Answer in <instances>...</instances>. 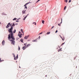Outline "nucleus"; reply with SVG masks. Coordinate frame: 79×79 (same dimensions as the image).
I'll list each match as a JSON object with an SVG mask.
<instances>
[{"label": "nucleus", "mask_w": 79, "mask_h": 79, "mask_svg": "<svg viewBox=\"0 0 79 79\" xmlns=\"http://www.w3.org/2000/svg\"><path fill=\"white\" fill-rule=\"evenodd\" d=\"M19 67L20 68H21V67H20V66H19Z\"/></svg>", "instance_id": "nucleus-43"}, {"label": "nucleus", "mask_w": 79, "mask_h": 79, "mask_svg": "<svg viewBox=\"0 0 79 79\" xmlns=\"http://www.w3.org/2000/svg\"><path fill=\"white\" fill-rule=\"evenodd\" d=\"M16 21L17 22H19V21H18V20H16Z\"/></svg>", "instance_id": "nucleus-40"}, {"label": "nucleus", "mask_w": 79, "mask_h": 79, "mask_svg": "<svg viewBox=\"0 0 79 79\" xmlns=\"http://www.w3.org/2000/svg\"><path fill=\"white\" fill-rule=\"evenodd\" d=\"M50 34V32H48L47 33V34L48 35V34Z\"/></svg>", "instance_id": "nucleus-14"}, {"label": "nucleus", "mask_w": 79, "mask_h": 79, "mask_svg": "<svg viewBox=\"0 0 79 79\" xmlns=\"http://www.w3.org/2000/svg\"><path fill=\"white\" fill-rule=\"evenodd\" d=\"M28 15H29V14H28V15H26V16H25V17H26V18H27V16H28Z\"/></svg>", "instance_id": "nucleus-28"}, {"label": "nucleus", "mask_w": 79, "mask_h": 79, "mask_svg": "<svg viewBox=\"0 0 79 79\" xmlns=\"http://www.w3.org/2000/svg\"><path fill=\"white\" fill-rule=\"evenodd\" d=\"M18 35L19 36V38H21V37H22V36L20 35Z\"/></svg>", "instance_id": "nucleus-15"}, {"label": "nucleus", "mask_w": 79, "mask_h": 79, "mask_svg": "<svg viewBox=\"0 0 79 79\" xmlns=\"http://www.w3.org/2000/svg\"><path fill=\"white\" fill-rule=\"evenodd\" d=\"M15 26V24L14 23H13L12 25V27H14Z\"/></svg>", "instance_id": "nucleus-10"}, {"label": "nucleus", "mask_w": 79, "mask_h": 79, "mask_svg": "<svg viewBox=\"0 0 79 79\" xmlns=\"http://www.w3.org/2000/svg\"><path fill=\"white\" fill-rule=\"evenodd\" d=\"M26 47H25V46L23 47V48L22 49L24 50H25V49H26Z\"/></svg>", "instance_id": "nucleus-8"}, {"label": "nucleus", "mask_w": 79, "mask_h": 79, "mask_svg": "<svg viewBox=\"0 0 79 79\" xmlns=\"http://www.w3.org/2000/svg\"><path fill=\"white\" fill-rule=\"evenodd\" d=\"M22 13L23 14H25V13H26V11H25V10H23V11Z\"/></svg>", "instance_id": "nucleus-9"}, {"label": "nucleus", "mask_w": 79, "mask_h": 79, "mask_svg": "<svg viewBox=\"0 0 79 79\" xmlns=\"http://www.w3.org/2000/svg\"><path fill=\"white\" fill-rule=\"evenodd\" d=\"M28 3H26L25 5L24 6H25V8H27V7H26V5H27L28 4Z\"/></svg>", "instance_id": "nucleus-5"}, {"label": "nucleus", "mask_w": 79, "mask_h": 79, "mask_svg": "<svg viewBox=\"0 0 79 79\" xmlns=\"http://www.w3.org/2000/svg\"><path fill=\"white\" fill-rule=\"evenodd\" d=\"M21 31L22 33H23V35H24V31H23V30L22 29H21Z\"/></svg>", "instance_id": "nucleus-7"}, {"label": "nucleus", "mask_w": 79, "mask_h": 79, "mask_svg": "<svg viewBox=\"0 0 79 79\" xmlns=\"http://www.w3.org/2000/svg\"><path fill=\"white\" fill-rule=\"evenodd\" d=\"M29 46H30V44H27V46H26V48H27V47H29Z\"/></svg>", "instance_id": "nucleus-13"}, {"label": "nucleus", "mask_w": 79, "mask_h": 79, "mask_svg": "<svg viewBox=\"0 0 79 79\" xmlns=\"http://www.w3.org/2000/svg\"><path fill=\"white\" fill-rule=\"evenodd\" d=\"M26 17H24V18L23 19V20L24 21V20H25V19H26Z\"/></svg>", "instance_id": "nucleus-19"}, {"label": "nucleus", "mask_w": 79, "mask_h": 79, "mask_svg": "<svg viewBox=\"0 0 79 79\" xmlns=\"http://www.w3.org/2000/svg\"><path fill=\"white\" fill-rule=\"evenodd\" d=\"M62 39V40H64V39H63V38H61Z\"/></svg>", "instance_id": "nucleus-36"}, {"label": "nucleus", "mask_w": 79, "mask_h": 79, "mask_svg": "<svg viewBox=\"0 0 79 79\" xmlns=\"http://www.w3.org/2000/svg\"><path fill=\"white\" fill-rule=\"evenodd\" d=\"M61 49H62V48H60V49H58V52H60V51H62V50H61Z\"/></svg>", "instance_id": "nucleus-12"}, {"label": "nucleus", "mask_w": 79, "mask_h": 79, "mask_svg": "<svg viewBox=\"0 0 79 79\" xmlns=\"http://www.w3.org/2000/svg\"><path fill=\"white\" fill-rule=\"evenodd\" d=\"M59 36L61 38V39H62V37H61V35H60Z\"/></svg>", "instance_id": "nucleus-31"}, {"label": "nucleus", "mask_w": 79, "mask_h": 79, "mask_svg": "<svg viewBox=\"0 0 79 79\" xmlns=\"http://www.w3.org/2000/svg\"><path fill=\"white\" fill-rule=\"evenodd\" d=\"M16 18H15L13 20V21H14L15 20H16Z\"/></svg>", "instance_id": "nucleus-20"}, {"label": "nucleus", "mask_w": 79, "mask_h": 79, "mask_svg": "<svg viewBox=\"0 0 79 79\" xmlns=\"http://www.w3.org/2000/svg\"><path fill=\"white\" fill-rule=\"evenodd\" d=\"M62 19H61V22H60V24H61V23H62Z\"/></svg>", "instance_id": "nucleus-29"}, {"label": "nucleus", "mask_w": 79, "mask_h": 79, "mask_svg": "<svg viewBox=\"0 0 79 79\" xmlns=\"http://www.w3.org/2000/svg\"><path fill=\"white\" fill-rule=\"evenodd\" d=\"M40 36H39V39H40Z\"/></svg>", "instance_id": "nucleus-41"}, {"label": "nucleus", "mask_w": 79, "mask_h": 79, "mask_svg": "<svg viewBox=\"0 0 79 79\" xmlns=\"http://www.w3.org/2000/svg\"><path fill=\"white\" fill-rule=\"evenodd\" d=\"M19 50H20V48L19 47Z\"/></svg>", "instance_id": "nucleus-25"}, {"label": "nucleus", "mask_w": 79, "mask_h": 79, "mask_svg": "<svg viewBox=\"0 0 79 79\" xmlns=\"http://www.w3.org/2000/svg\"><path fill=\"white\" fill-rule=\"evenodd\" d=\"M28 37H29V35H28L27 36H25L24 38L25 39H27L28 38Z\"/></svg>", "instance_id": "nucleus-4"}, {"label": "nucleus", "mask_w": 79, "mask_h": 79, "mask_svg": "<svg viewBox=\"0 0 79 79\" xmlns=\"http://www.w3.org/2000/svg\"><path fill=\"white\" fill-rule=\"evenodd\" d=\"M28 15H29V14H28V15H26V16H25V17H26V18H27V16H28Z\"/></svg>", "instance_id": "nucleus-27"}, {"label": "nucleus", "mask_w": 79, "mask_h": 79, "mask_svg": "<svg viewBox=\"0 0 79 79\" xmlns=\"http://www.w3.org/2000/svg\"><path fill=\"white\" fill-rule=\"evenodd\" d=\"M11 26V24H10V23H9L7 25L6 27V28H8L9 27V26Z\"/></svg>", "instance_id": "nucleus-3"}, {"label": "nucleus", "mask_w": 79, "mask_h": 79, "mask_svg": "<svg viewBox=\"0 0 79 79\" xmlns=\"http://www.w3.org/2000/svg\"><path fill=\"white\" fill-rule=\"evenodd\" d=\"M12 55H13L15 57H14L15 60H17L18 59V55L17 54V56L16 57H16H15V54H12Z\"/></svg>", "instance_id": "nucleus-2"}, {"label": "nucleus", "mask_w": 79, "mask_h": 79, "mask_svg": "<svg viewBox=\"0 0 79 79\" xmlns=\"http://www.w3.org/2000/svg\"><path fill=\"white\" fill-rule=\"evenodd\" d=\"M54 27V26H52V27L51 29H53Z\"/></svg>", "instance_id": "nucleus-35"}, {"label": "nucleus", "mask_w": 79, "mask_h": 79, "mask_svg": "<svg viewBox=\"0 0 79 79\" xmlns=\"http://www.w3.org/2000/svg\"><path fill=\"white\" fill-rule=\"evenodd\" d=\"M40 0H38V1H37V2H38L40 1Z\"/></svg>", "instance_id": "nucleus-39"}, {"label": "nucleus", "mask_w": 79, "mask_h": 79, "mask_svg": "<svg viewBox=\"0 0 79 79\" xmlns=\"http://www.w3.org/2000/svg\"><path fill=\"white\" fill-rule=\"evenodd\" d=\"M13 27L11 26V28L9 29L8 30L9 32L10 33V34L8 35V39H9V40L10 42H11V44H13L15 45V38L14 37V35L13 33ZM11 39H12V40H10Z\"/></svg>", "instance_id": "nucleus-1"}, {"label": "nucleus", "mask_w": 79, "mask_h": 79, "mask_svg": "<svg viewBox=\"0 0 79 79\" xmlns=\"http://www.w3.org/2000/svg\"><path fill=\"white\" fill-rule=\"evenodd\" d=\"M42 32H41V33H40L39 34H42Z\"/></svg>", "instance_id": "nucleus-38"}, {"label": "nucleus", "mask_w": 79, "mask_h": 79, "mask_svg": "<svg viewBox=\"0 0 79 79\" xmlns=\"http://www.w3.org/2000/svg\"><path fill=\"white\" fill-rule=\"evenodd\" d=\"M64 2H65L67 3L68 2V0H65Z\"/></svg>", "instance_id": "nucleus-18"}, {"label": "nucleus", "mask_w": 79, "mask_h": 79, "mask_svg": "<svg viewBox=\"0 0 79 79\" xmlns=\"http://www.w3.org/2000/svg\"><path fill=\"white\" fill-rule=\"evenodd\" d=\"M71 0H70L69 1V3H70V2H71Z\"/></svg>", "instance_id": "nucleus-26"}, {"label": "nucleus", "mask_w": 79, "mask_h": 79, "mask_svg": "<svg viewBox=\"0 0 79 79\" xmlns=\"http://www.w3.org/2000/svg\"><path fill=\"white\" fill-rule=\"evenodd\" d=\"M58 32V30H56V32Z\"/></svg>", "instance_id": "nucleus-33"}, {"label": "nucleus", "mask_w": 79, "mask_h": 79, "mask_svg": "<svg viewBox=\"0 0 79 79\" xmlns=\"http://www.w3.org/2000/svg\"><path fill=\"white\" fill-rule=\"evenodd\" d=\"M64 43H63L61 45V46H62L63 45H64Z\"/></svg>", "instance_id": "nucleus-22"}, {"label": "nucleus", "mask_w": 79, "mask_h": 79, "mask_svg": "<svg viewBox=\"0 0 79 79\" xmlns=\"http://www.w3.org/2000/svg\"><path fill=\"white\" fill-rule=\"evenodd\" d=\"M5 40H3L2 42V45H4V44H5Z\"/></svg>", "instance_id": "nucleus-6"}, {"label": "nucleus", "mask_w": 79, "mask_h": 79, "mask_svg": "<svg viewBox=\"0 0 79 79\" xmlns=\"http://www.w3.org/2000/svg\"><path fill=\"white\" fill-rule=\"evenodd\" d=\"M44 22H45V21H44V20L42 21V23H43V24H44Z\"/></svg>", "instance_id": "nucleus-17"}, {"label": "nucleus", "mask_w": 79, "mask_h": 79, "mask_svg": "<svg viewBox=\"0 0 79 79\" xmlns=\"http://www.w3.org/2000/svg\"><path fill=\"white\" fill-rule=\"evenodd\" d=\"M24 45H25V46H26V44H24Z\"/></svg>", "instance_id": "nucleus-32"}, {"label": "nucleus", "mask_w": 79, "mask_h": 79, "mask_svg": "<svg viewBox=\"0 0 79 79\" xmlns=\"http://www.w3.org/2000/svg\"><path fill=\"white\" fill-rule=\"evenodd\" d=\"M34 23H35V25H36V23H35V22H34V23H33V24H34Z\"/></svg>", "instance_id": "nucleus-23"}, {"label": "nucleus", "mask_w": 79, "mask_h": 79, "mask_svg": "<svg viewBox=\"0 0 79 79\" xmlns=\"http://www.w3.org/2000/svg\"><path fill=\"white\" fill-rule=\"evenodd\" d=\"M15 32H16V29H15V31H13V33L14 34H15Z\"/></svg>", "instance_id": "nucleus-16"}, {"label": "nucleus", "mask_w": 79, "mask_h": 79, "mask_svg": "<svg viewBox=\"0 0 79 79\" xmlns=\"http://www.w3.org/2000/svg\"><path fill=\"white\" fill-rule=\"evenodd\" d=\"M19 33H21V32L19 31Z\"/></svg>", "instance_id": "nucleus-42"}, {"label": "nucleus", "mask_w": 79, "mask_h": 79, "mask_svg": "<svg viewBox=\"0 0 79 79\" xmlns=\"http://www.w3.org/2000/svg\"><path fill=\"white\" fill-rule=\"evenodd\" d=\"M74 60H76V57H74Z\"/></svg>", "instance_id": "nucleus-37"}, {"label": "nucleus", "mask_w": 79, "mask_h": 79, "mask_svg": "<svg viewBox=\"0 0 79 79\" xmlns=\"http://www.w3.org/2000/svg\"><path fill=\"white\" fill-rule=\"evenodd\" d=\"M36 40H33L32 41V42H35V41Z\"/></svg>", "instance_id": "nucleus-24"}, {"label": "nucleus", "mask_w": 79, "mask_h": 79, "mask_svg": "<svg viewBox=\"0 0 79 79\" xmlns=\"http://www.w3.org/2000/svg\"><path fill=\"white\" fill-rule=\"evenodd\" d=\"M2 61H4V60H1V59H0V62H2Z\"/></svg>", "instance_id": "nucleus-30"}, {"label": "nucleus", "mask_w": 79, "mask_h": 79, "mask_svg": "<svg viewBox=\"0 0 79 79\" xmlns=\"http://www.w3.org/2000/svg\"><path fill=\"white\" fill-rule=\"evenodd\" d=\"M58 26H60V24L59 23V24H58Z\"/></svg>", "instance_id": "nucleus-34"}, {"label": "nucleus", "mask_w": 79, "mask_h": 79, "mask_svg": "<svg viewBox=\"0 0 79 79\" xmlns=\"http://www.w3.org/2000/svg\"><path fill=\"white\" fill-rule=\"evenodd\" d=\"M66 6H65L64 7V10H66Z\"/></svg>", "instance_id": "nucleus-21"}, {"label": "nucleus", "mask_w": 79, "mask_h": 79, "mask_svg": "<svg viewBox=\"0 0 79 79\" xmlns=\"http://www.w3.org/2000/svg\"><path fill=\"white\" fill-rule=\"evenodd\" d=\"M20 41L21 42L23 43V39H22L20 40Z\"/></svg>", "instance_id": "nucleus-11"}]
</instances>
